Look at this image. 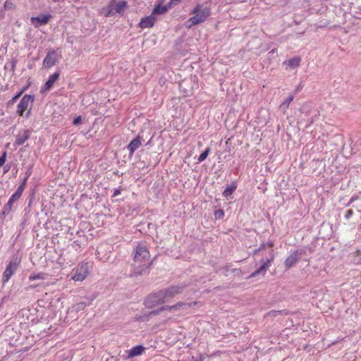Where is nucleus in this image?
<instances>
[{
  "label": "nucleus",
  "instance_id": "obj_29",
  "mask_svg": "<svg viewBox=\"0 0 361 361\" xmlns=\"http://www.w3.org/2000/svg\"><path fill=\"white\" fill-rule=\"evenodd\" d=\"M214 216L216 219H221L224 216V212L222 209H219L214 212Z\"/></svg>",
  "mask_w": 361,
  "mask_h": 361
},
{
  "label": "nucleus",
  "instance_id": "obj_5",
  "mask_svg": "<svg viewBox=\"0 0 361 361\" xmlns=\"http://www.w3.org/2000/svg\"><path fill=\"white\" fill-rule=\"evenodd\" d=\"M34 102V97L30 94H25L17 106V114L20 116H23L24 113L27 110L26 116L28 117L30 115V110L32 108V103Z\"/></svg>",
  "mask_w": 361,
  "mask_h": 361
},
{
  "label": "nucleus",
  "instance_id": "obj_21",
  "mask_svg": "<svg viewBox=\"0 0 361 361\" xmlns=\"http://www.w3.org/2000/svg\"><path fill=\"white\" fill-rule=\"evenodd\" d=\"M20 197H21V195H20L18 193H17L16 192L11 196L7 204H6L8 206V212H10L11 210L13 203L16 201H17Z\"/></svg>",
  "mask_w": 361,
  "mask_h": 361
},
{
  "label": "nucleus",
  "instance_id": "obj_7",
  "mask_svg": "<svg viewBox=\"0 0 361 361\" xmlns=\"http://www.w3.org/2000/svg\"><path fill=\"white\" fill-rule=\"evenodd\" d=\"M61 59V54L59 53L57 49H50L47 51V55L43 60V67L46 69H49L56 66Z\"/></svg>",
  "mask_w": 361,
  "mask_h": 361
},
{
  "label": "nucleus",
  "instance_id": "obj_2",
  "mask_svg": "<svg viewBox=\"0 0 361 361\" xmlns=\"http://www.w3.org/2000/svg\"><path fill=\"white\" fill-rule=\"evenodd\" d=\"M134 262L142 269L148 268L152 264L149 251L147 246L142 243H139L135 249Z\"/></svg>",
  "mask_w": 361,
  "mask_h": 361
},
{
  "label": "nucleus",
  "instance_id": "obj_8",
  "mask_svg": "<svg viewBox=\"0 0 361 361\" xmlns=\"http://www.w3.org/2000/svg\"><path fill=\"white\" fill-rule=\"evenodd\" d=\"M274 251L271 250L269 254V257L268 259H267L266 261L262 262V264L260 266V267H259L255 271L252 273L250 275L249 278L250 279L254 278L261 274L263 276H264L267 270L270 267L271 264L274 262Z\"/></svg>",
  "mask_w": 361,
  "mask_h": 361
},
{
  "label": "nucleus",
  "instance_id": "obj_41",
  "mask_svg": "<svg viewBox=\"0 0 361 361\" xmlns=\"http://www.w3.org/2000/svg\"><path fill=\"white\" fill-rule=\"evenodd\" d=\"M355 253H356V255H358V256H359V255H361V251H360V250H357Z\"/></svg>",
  "mask_w": 361,
  "mask_h": 361
},
{
  "label": "nucleus",
  "instance_id": "obj_36",
  "mask_svg": "<svg viewBox=\"0 0 361 361\" xmlns=\"http://www.w3.org/2000/svg\"><path fill=\"white\" fill-rule=\"evenodd\" d=\"M9 212H8V206L5 205L4 209H3L2 214L3 215H6V214H8Z\"/></svg>",
  "mask_w": 361,
  "mask_h": 361
},
{
  "label": "nucleus",
  "instance_id": "obj_11",
  "mask_svg": "<svg viewBox=\"0 0 361 361\" xmlns=\"http://www.w3.org/2000/svg\"><path fill=\"white\" fill-rule=\"evenodd\" d=\"M18 268V264L11 262L7 265L5 271L3 273L2 281L4 283H7L11 277L14 274Z\"/></svg>",
  "mask_w": 361,
  "mask_h": 361
},
{
  "label": "nucleus",
  "instance_id": "obj_9",
  "mask_svg": "<svg viewBox=\"0 0 361 361\" xmlns=\"http://www.w3.org/2000/svg\"><path fill=\"white\" fill-rule=\"evenodd\" d=\"M185 286L183 285L171 286L161 290L166 300L174 298L176 295L181 293Z\"/></svg>",
  "mask_w": 361,
  "mask_h": 361
},
{
  "label": "nucleus",
  "instance_id": "obj_6",
  "mask_svg": "<svg viewBox=\"0 0 361 361\" xmlns=\"http://www.w3.org/2000/svg\"><path fill=\"white\" fill-rule=\"evenodd\" d=\"M166 301L162 290H160L149 294L145 300V305L146 307L152 309L165 303Z\"/></svg>",
  "mask_w": 361,
  "mask_h": 361
},
{
  "label": "nucleus",
  "instance_id": "obj_20",
  "mask_svg": "<svg viewBox=\"0 0 361 361\" xmlns=\"http://www.w3.org/2000/svg\"><path fill=\"white\" fill-rule=\"evenodd\" d=\"M47 277V274L44 272H39L37 274L33 273L30 275L29 280L33 281L35 280H44Z\"/></svg>",
  "mask_w": 361,
  "mask_h": 361
},
{
  "label": "nucleus",
  "instance_id": "obj_18",
  "mask_svg": "<svg viewBox=\"0 0 361 361\" xmlns=\"http://www.w3.org/2000/svg\"><path fill=\"white\" fill-rule=\"evenodd\" d=\"M30 132L29 130H25L23 133H19L16 137V142L18 145L24 144L30 137Z\"/></svg>",
  "mask_w": 361,
  "mask_h": 361
},
{
  "label": "nucleus",
  "instance_id": "obj_3",
  "mask_svg": "<svg viewBox=\"0 0 361 361\" xmlns=\"http://www.w3.org/2000/svg\"><path fill=\"white\" fill-rule=\"evenodd\" d=\"M127 7L128 3L126 1L111 0L106 6L101 9L100 14L105 17L113 16L117 13L121 14Z\"/></svg>",
  "mask_w": 361,
  "mask_h": 361
},
{
  "label": "nucleus",
  "instance_id": "obj_10",
  "mask_svg": "<svg viewBox=\"0 0 361 361\" xmlns=\"http://www.w3.org/2000/svg\"><path fill=\"white\" fill-rule=\"evenodd\" d=\"M60 76V71H56L49 76L47 81L41 87V92H45L51 90L56 82L59 80Z\"/></svg>",
  "mask_w": 361,
  "mask_h": 361
},
{
  "label": "nucleus",
  "instance_id": "obj_23",
  "mask_svg": "<svg viewBox=\"0 0 361 361\" xmlns=\"http://www.w3.org/2000/svg\"><path fill=\"white\" fill-rule=\"evenodd\" d=\"M167 11V8L166 6H161L160 5L156 6L153 11L152 14L154 16L155 14H164Z\"/></svg>",
  "mask_w": 361,
  "mask_h": 361
},
{
  "label": "nucleus",
  "instance_id": "obj_31",
  "mask_svg": "<svg viewBox=\"0 0 361 361\" xmlns=\"http://www.w3.org/2000/svg\"><path fill=\"white\" fill-rule=\"evenodd\" d=\"M82 118L81 116L75 117L73 121V125L78 126L82 123Z\"/></svg>",
  "mask_w": 361,
  "mask_h": 361
},
{
  "label": "nucleus",
  "instance_id": "obj_28",
  "mask_svg": "<svg viewBox=\"0 0 361 361\" xmlns=\"http://www.w3.org/2000/svg\"><path fill=\"white\" fill-rule=\"evenodd\" d=\"M13 8H14L13 4L11 1L6 0L4 3V8L6 10H10L12 9Z\"/></svg>",
  "mask_w": 361,
  "mask_h": 361
},
{
  "label": "nucleus",
  "instance_id": "obj_38",
  "mask_svg": "<svg viewBox=\"0 0 361 361\" xmlns=\"http://www.w3.org/2000/svg\"><path fill=\"white\" fill-rule=\"evenodd\" d=\"M266 245H267V247H273V245H274V243H271V242H269V243H267L266 244Z\"/></svg>",
  "mask_w": 361,
  "mask_h": 361
},
{
  "label": "nucleus",
  "instance_id": "obj_1",
  "mask_svg": "<svg viewBox=\"0 0 361 361\" xmlns=\"http://www.w3.org/2000/svg\"><path fill=\"white\" fill-rule=\"evenodd\" d=\"M192 14L193 16L185 22V26L188 29L206 21L211 15V8L207 6L203 7L202 4H197L192 11Z\"/></svg>",
  "mask_w": 361,
  "mask_h": 361
},
{
  "label": "nucleus",
  "instance_id": "obj_4",
  "mask_svg": "<svg viewBox=\"0 0 361 361\" xmlns=\"http://www.w3.org/2000/svg\"><path fill=\"white\" fill-rule=\"evenodd\" d=\"M89 274L88 262H81L72 270L71 279L75 282H82L87 278Z\"/></svg>",
  "mask_w": 361,
  "mask_h": 361
},
{
  "label": "nucleus",
  "instance_id": "obj_42",
  "mask_svg": "<svg viewBox=\"0 0 361 361\" xmlns=\"http://www.w3.org/2000/svg\"><path fill=\"white\" fill-rule=\"evenodd\" d=\"M30 287H31V288H36L37 286H31Z\"/></svg>",
  "mask_w": 361,
  "mask_h": 361
},
{
  "label": "nucleus",
  "instance_id": "obj_34",
  "mask_svg": "<svg viewBox=\"0 0 361 361\" xmlns=\"http://www.w3.org/2000/svg\"><path fill=\"white\" fill-rule=\"evenodd\" d=\"M165 310H161V308H159V310L152 311V312H150V314L157 315V314H159L161 312H162V311H165Z\"/></svg>",
  "mask_w": 361,
  "mask_h": 361
},
{
  "label": "nucleus",
  "instance_id": "obj_19",
  "mask_svg": "<svg viewBox=\"0 0 361 361\" xmlns=\"http://www.w3.org/2000/svg\"><path fill=\"white\" fill-rule=\"evenodd\" d=\"M301 63V58L300 56H295L286 61H284L283 63L286 64L290 68H295L300 66Z\"/></svg>",
  "mask_w": 361,
  "mask_h": 361
},
{
  "label": "nucleus",
  "instance_id": "obj_39",
  "mask_svg": "<svg viewBox=\"0 0 361 361\" xmlns=\"http://www.w3.org/2000/svg\"><path fill=\"white\" fill-rule=\"evenodd\" d=\"M199 303V302L195 301L193 302H190L189 304H192V307L197 305Z\"/></svg>",
  "mask_w": 361,
  "mask_h": 361
},
{
  "label": "nucleus",
  "instance_id": "obj_16",
  "mask_svg": "<svg viewBox=\"0 0 361 361\" xmlns=\"http://www.w3.org/2000/svg\"><path fill=\"white\" fill-rule=\"evenodd\" d=\"M142 145L141 138L137 136L133 139L128 145L127 148L130 154H133Z\"/></svg>",
  "mask_w": 361,
  "mask_h": 361
},
{
  "label": "nucleus",
  "instance_id": "obj_35",
  "mask_svg": "<svg viewBox=\"0 0 361 361\" xmlns=\"http://www.w3.org/2000/svg\"><path fill=\"white\" fill-rule=\"evenodd\" d=\"M266 247V244H262L258 250H255L254 254L256 255L258 252L264 250Z\"/></svg>",
  "mask_w": 361,
  "mask_h": 361
},
{
  "label": "nucleus",
  "instance_id": "obj_25",
  "mask_svg": "<svg viewBox=\"0 0 361 361\" xmlns=\"http://www.w3.org/2000/svg\"><path fill=\"white\" fill-rule=\"evenodd\" d=\"M293 95H290L288 96L285 100L284 102L281 104V106L283 107L284 106L285 108H288L290 105V104L291 103V102L293 100Z\"/></svg>",
  "mask_w": 361,
  "mask_h": 361
},
{
  "label": "nucleus",
  "instance_id": "obj_26",
  "mask_svg": "<svg viewBox=\"0 0 361 361\" xmlns=\"http://www.w3.org/2000/svg\"><path fill=\"white\" fill-rule=\"evenodd\" d=\"M25 90V88L20 90L18 94H16L9 102L8 104H13L16 102V101L22 95L23 92Z\"/></svg>",
  "mask_w": 361,
  "mask_h": 361
},
{
  "label": "nucleus",
  "instance_id": "obj_32",
  "mask_svg": "<svg viewBox=\"0 0 361 361\" xmlns=\"http://www.w3.org/2000/svg\"><path fill=\"white\" fill-rule=\"evenodd\" d=\"M6 160V152H4L3 153V154L1 155V157H0V167L2 166L5 164Z\"/></svg>",
  "mask_w": 361,
  "mask_h": 361
},
{
  "label": "nucleus",
  "instance_id": "obj_33",
  "mask_svg": "<svg viewBox=\"0 0 361 361\" xmlns=\"http://www.w3.org/2000/svg\"><path fill=\"white\" fill-rule=\"evenodd\" d=\"M353 214V211L352 209H348L345 214V218L347 219H350Z\"/></svg>",
  "mask_w": 361,
  "mask_h": 361
},
{
  "label": "nucleus",
  "instance_id": "obj_27",
  "mask_svg": "<svg viewBox=\"0 0 361 361\" xmlns=\"http://www.w3.org/2000/svg\"><path fill=\"white\" fill-rule=\"evenodd\" d=\"M235 189V187L234 188H232V187H228L227 188H226V190L224 191L223 192V195L226 197L230 196L234 191V190Z\"/></svg>",
  "mask_w": 361,
  "mask_h": 361
},
{
  "label": "nucleus",
  "instance_id": "obj_30",
  "mask_svg": "<svg viewBox=\"0 0 361 361\" xmlns=\"http://www.w3.org/2000/svg\"><path fill=\"white\" fill-rule=\"evenodd\" d=\"M85 307H86L85 302H78L75 305V310L77 311L82 310L85 308Z\"/></svg>",
  "mask_w": 361,
  "mask_h": 361
},
{
  "label": "nucleus",
  "instance_id": "obj_24",
  "mask_svg": "<svg viewBox=\"0 0 361 361\" xmlns=\"http://www.w3.org/2000/svg\"><path fill=\"white\" fill-rule=\"evenodd\" d=\"M210 152V148L207 147L198 157L197 160L199 162H202L208 157Z\"/></svg>",
  "mask_w": 361,
  "mask_h": 361
},
{
  "label": "nucleus",
  "instance_id": "obj_15",
  "mask_svg": "<svg viewBox=\"0 0 361 361\" xmlns=\"http://www.w3.org/2000/svg\"><path fill=\"white\" fill-rule=\"evenodd\" d=\"M192 307V304H186L185 302H178L173 305H166L161 307V310H167L169 312L178 311L180 310H188Z\"/></svg>",
  "mask_w": 361,
  "mask_h": 361
},
{
  "label": "nucleus",
  "instance_id": "obj_43",
  "mask_svg": "<svg viewBox=\"0 0 361 361\" xmlns=\"http://www.w3.org/2000/svg\"><path fill=\"white\" fill-rule=\"evenodd\" d=\"M29 175V176H30V173H27L26 176Z\"/></svg>",
  "mask_w": 361,
  "mask_h": 361
},
{
  "label": "nucleus",
  "instance_id": "obj_22",
  "mask_svg": "<svg viewBox=\"0 0 361 361\" xmlns=\"http://www.w3.org/2000/svg\"><path fill=\"white\" fill-rule=\"evenodd\" d=\"M29 178V175L26 176L22 180L21 183L18 186V189L16 190V192L18 193L20 195H22L23 192L24 191L27 179Z\"/></svg>",
  "mask_w": 361,
  "mask_h": 361
},
{
  "label": "nucleus",
  "instance_id": "obj_14",
  "mask_svg": "<svg viewBox=\"0 0 361 361\" xmlns=\"http://www.w3.org/2000/svg\"><path fill=\"white\" fill-rule=\"evenodd\" d=\"M157 21V18L152 13L149 16L142 18L139 23V27L142 29L145 28H150L154 25L155 22Z\"/></svg>",
  "mask_w": 361,
  "mask_h": 361
},
{
  "label": "nucleus",
  "instance_id": "obj_37",
  "mask_svg": "<svg viewBox=\"0 0 361 361\" xmlns=\"http://www.w3.org/2000/svg\"><path fill=\"white\" fill-rule=\"evenodd\" d=\"M180 1V0H171L170 1V4H177Z\"/></svg>",
  "mask_w": 361,
  "mask_h": 361
},
{
  "label": "nucleus",
  "instance_id": "obj_12",
  "mask_svg": "<svg viewBox=\"0 0 361 361\" xmlns=\"http://www.w3.org/2000/svg\"><path fill=\"white\" fill-rule=\"evenodd\" d=\"M301 253L298 250H295L290 253L285 259L284 264L286 269L293 267L300 259Z\"/></svg>",
  "mask_w": 361,
  "mask_h": 361
},
{
  "label": "nucleus",
  "instance_id": "obj_40",
  "mask_svg": "<svg viewBox=\"0 0 361 361\" xmlns=\"http://www.w3.org/2000/svg\"><path fill=\"white\" fill-rule=\"evenodd\" d=\"M119 194H120V191H119V190H116V191L114 192V196H116V195H119Z\"/></svg>",
  "mask_w": 361,
  "mask_h": 361
},
{
  "label": "nucleus",
  "instance_id": "obj_17",
  "mask_svg": "<svg viewBox=\"0 0 361 361\" xmlns=\"http://www.w3.org/2000/svg\"><path fill=\"white\" fill-rule=\"evenodd\" d=\"M145 350V348L142 345H136L128 351V358H132L140 355L144 353Z\"/></svg>",
  "mask_w": 361,
  "mask_h": 361
},
{
  "label": "nucleus",
  "instance_id": "obj_13",
  "mask_svg": "<svg viewBox=\"0 0 361 361\" xmlns=\"http://www.w3.org/2000/svg\"><path fill=\"white\" fill-rule=\"evenodd\" d=\"M51 15H40L37 17H32L30 19L31 23L35 27H39L42 25L47 24L51 19Z\"/></svg>",
  "mask_w": 361,
  "mask_h": 361
}]
</instances>
